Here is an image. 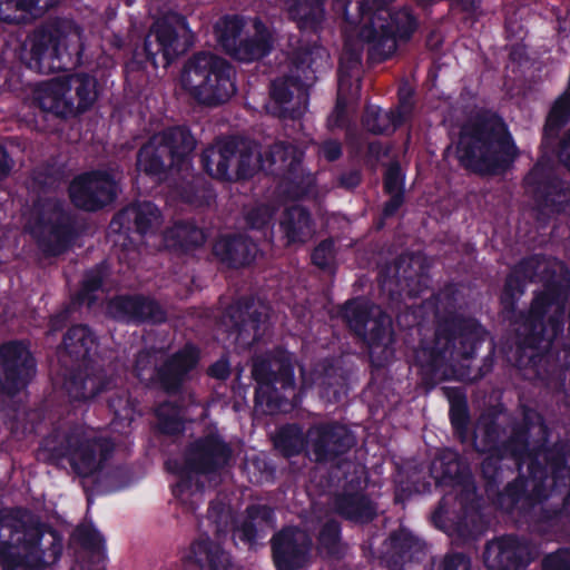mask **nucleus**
<instances>
[{
    "instance_id": "45",
    "label": "nucleus",
    "mask_w": 570,
    "mask_h": 570,
    "mask_svg": "<svg viewBox=\"0 0 570 570\" xmlns=\"http://www.w3.org/2000/svg\"><path fill=\"white\" fill-rule=\"evenodd\" d=\"M191 471L184 466L179 468L178 481L171 485V494L180 502L187 512H195L198 508L197 503L191 499L195 492H199V497L203 494L204 485L200 482L194 480Z\"/></svg>"
},
{
    "instance_id": "46",
    "label": "nucleus",
    "mask_w": 570,
    "mask_h": 570,
    "mask_svg": "<svg viewBox=\"0 0 570 570\" xmlns=\"http://www.w3.org/2000/svg\"><path fill=\"white\" fill-rule=\"evenodd\" d=\"M107 405L114 414V420L130 425L135 414L139 413V402L126 389L115 390L107 400Z\"/></svg>"
},
{
    "instance_id": "43",
    "label": "nucleus",
    "mask_w": 570,
    "mask_h": 570,
    "mask_svg": "<svg viewBox=\"0 0 570 570\" xmlns=\"http://www.w3.org/2000/svg\"><path fill=\"white\" fill-rule=\"evenodd\" d=\"M532 488L533 481L530 474L528 476L519 474L498 493V507L507 512H513L520 502H524L529 507L543 502L544 500L532 499Z\"/></svg>"
},
{
    "instance_id": "6",
    "label": "nucleus",
    "mask_w": 570,
    "mask_h": 570,
    "mask_svg": "<svg viewBox=\"0 0 570 570\" xmlns=\"http://www.w3.org/2000/svg\"><path fill=\"white\" fill-rule=\"evenodd\" d=\"M114 451L115 444L110 439L89 436L79 426H71L53 429L41 440L37 456L55 466H63L67 462L75 474L90 478L105 468Z\"/></svg>"
},
{
    "instance_id": "58",
    "label": "nucleus",
    "mask_w": 570,
    "mask_h": 570,
    "mask_svg": "<svg viewBox=\"0 0 570 570\" xmlns=\"http://www.w3.org/2000/svg\"><path fill=\"white\" fill-rule=\"evenodd\" d=\"M500 429L494 422L487 423L483 429L482 441L479 445L476 442V433L472 432L470 441H472L474 450L479 453H501Z\"/></svg>"
},
{
    "instance_id": "33",
    "label": "nucleus",
    "mask_w": 570,
    "mask_h": 570,
    "mask_svg": "<svg viewBox=\"0 0 570 570\" xmlns=\"http://www.w3.org/2000/svg\"><path fill=\"white\" fill-rule=\"evenodd\" d=\"M257 244L243 234L220 236L213 245L214 256L229 268L249 266L256 258Z\"/></svg>"
},
{
    "instance_id": "31",
    "label": "nucleus",
    "mask_w": 570,
    "mask_h": 570,
    "mask_svg": "<svg viewBox=\"0 0 570 570\" xmlns=\"http://www.w3.org/2000/svg\"><path fill=\"white\" fill-rule=\"evenodd\" d=\"M61 29L56 24H42L36 28L26 40L30 58L28 67L39 73L57 72L55 62L59 52Z\"/></svg>"
},
{
    "instance_id": "41",
    "label": "nucleus",
    "mask_w": 570,
    "mask_h": 570,
    "mask_svg": "<svg viewBox=\"0 0 570 570\" xmlns=\"http://www.w3.org/2000/svg\"><path fill=\"white\" fill-rule=\"evenodd\" d=\"M449 399V420L455 439L465 444L470 441L471 415L465 393L461 387H444Z\"/></svg>"
},
{
    "instance_id": "13",
    "label": "nucleus",
    "mask_w": 570,
    "mask_h": 570,
    "mask_svg": "<svg viewBox=\"0 0 570 570\" xmlns=\"http://www.w3.org/2000/svg\"><path fill=\"white\" fill-rule=\"evenodd\" d=\"M28 232L45 257L63 255L80 235L77 215L58 198L35 203Z\"/></svg>"
},
{
    "instance_id": "47",
    "label": "nucleus",
    "mask_w": 570,
    "mask_h": 570,
    "mask_svg": "<svg viewBox=\"0 0 570 570\" xmlns=\"http://www.w3.org/2000/svg\"><path fill=\"white\" fill-rule=\"evenodd\" d=\"M157 425L160 433L178 435L184 432L185 425L181 419V406L171 401L161 402L155 410Z\"/></svg>"
},
{
    "instance_id": "28",
    "label": "nucleus",
    "mask_w": 570,
    "mask_h": 570,
    "mask_svg": "<svg viewBox=\"0 0 570 570\" xmlns=\"http://www.w3.org/2000/svg\"><path fill=\"white\" fill-rule=\"evenodd\" d=\"M114 318L127 324L159 325L167 321V312L160 303L144 294H119L108 303Z\"/></svg>"
},
{
    "instance_id": "51",
    "label": "nucleus",
    "mask_w": 570,
    "mask_h": 570,
    "mask_svg": "<svg viewBox=\"0 0 570 570\" xmlns=\"http://www.w3.org/2000/svg\"><path fill=\"white\" fill-rule=\"evenodd\" d=\"M177 191L183 203L197 208L209 205L215 197L213 189L196 176H193L191 180L184 181Z\"/></svg>"
},
{
    "instance_id": "44",
    "label": "nucleus",
    "mask_w": 570,
    "mask_h": 570,
    "mask_svg": "<svg viewBox=\"0 0 570 570\" xmlns=\"http://www.w3.org/2000/svg\"><path fill=\"white\" fill-rule=\"evenodd\" d=\"M273 444L284 458L297 456L309 451L308 430L304 433L298 423H286L276 431Z\"/></svg>"
},
{
    "instance_id": "40",
    "label": "nucleus",
    "mask_w": 570,
    "mask_h": 570,
    "mask_svg": "<svg viewBox=\"0 0 570 570\" xmlns=\"http://www.w3.org/2000/svg\"><path fill=\"white\" fill-rule=\"evenodd\" d=\"M313 225L309 210L299 205L287 207L279 223L287 245L305 243L312 236Z\"/></svg>"
},
{
    "instance_id": "16",
    "label": "nucleus",
    "mask_w": 570,
    "mask_h": 570,
    "mask_svg": "<svg viewBox=\"0 0 570 570\" xmlns=\"http://www.w3.org/2000/svg\"><path fill=\"white\" fill-rule=\"evenodd\" d=\"M6 523H12L14 527V531L8 529L10 538L7 541L13 542L17 550L24 552L23 559L47 566L60 560L63 546L62 535L58 530L35 517L23 520L12 514V519Z\"/></svg>"
},
{
    "instance_id": "12",
    "label": "nucleus",
    "mask_w": 570,
    "mask_h": 570,
    "mask_svg": "<svg viewBox=\"0 0 570 570\" xmlns=\"http://www.w3.org/2000/svg\"><path fill=\"white\" fill-rule=\"evenodd\" d=\"M193 39L187 18L170 12L153 23L141 48L134 50L126 67L132 71L145 70L148 65L154 69L160 65L167 68L191 46Z\"/></svg>"
},
{
    "instance_id": "34",
    "label": "nucleus",
    "mask_w": 570,
    "mask_h": 570,
    "mask_svg": "<svg viewBox=\"0 0 570 570\" xmlns=\"http://www.w3.org/2000/svg\"><path fill=\"white\" fill-rule=\"evenodd\" d=\"M394 281L396 291L391 289V296L419 297L429 287V275L425 266L419 258L401 255L395 261Z\"/></svg>"
},
{
    "instance_id": "60",
    "label": "nucleus",
    "mask_w": 570,
    "mask_h": 570,
    "mask_svg": "<svg viewBox=\"0 0 570 570\" xmlns=\"http://www.w3.org/2000/svg\"><path fill=\"white\" fill-rule=\"evenodd\" d=\"M383 190L385 194H405V174L399 161H392L383 175Z\"/></svg>"
},
{
    "instance_id": "22",
    "label": "nucleus",
    "mask_w": 570,
    "mask_h": 570,
    "mask_svg": "<svg viewBox=\"0 0 570 570\" xmlns=\"http://www.w3.org/2000/svg\"><path fill=\"white\" fill-rule=\"evenodd\" d=\"M276 570H305L312 563L313 539L298 525H284L269 540Z\"/></svg>"
},
{
    "instance_id": "15",
    "label": "nucleus",
    "mask_w": 570,
    "mask_h": 570,
    "mask_svg": "<svg viewBox=\"0 0 570 570\" xmlns=\"http://www.w3.org/2000/svg\"><path fill=\"white\" fill-rule=\"evenodd\" d=\"M97 98L96 78L80 72L65 82L45 83L37 100L41 110L68 119L90 110Z\"/></svg>"
},
{
    "instance_id": "52",
    "label": "nucleus",
    "mask_w": 570,
    "mask_h": 570,
    "mask_svg": "<svg viewBox=\"0 0 570 570\" xmlns=\"http://www.w3.org/2000/svg\"><path fill=\"white\" fill-rule=\"evenodd\" d=\"M402 124L403 114L401 111L387 114L381 108L374 106L366 107L363 116L364 127L375 135L385 134L390 129L391 125L396 128Z\"/></svg>"
},
{
    "instance_id": "56",
    "label": "nucleus",
    "mask_w": 570,
    "mask_h": 570,
    "mask_svg": "<svg viewBox=\"0 0 570 570\" xmlns=\"http://www.w3.org/2000/svg\"><path fill=\"white\" fill-rule=\"evenodd\" d=\"M157 367L158 365H156L155 357L150 352L142 350L137 353L134 363V375L148 389H154Z\"/></svg>"
},
{
    "instance_id": "21",
    "label": "nucleus",
    "mask_w": 570,
    "mask_h": 570,
    "mask_svg": "<svg viewBox=\"0 0 570 570\" xmlns=\"http://www.w3.org/2000/svg\"><path fill=\"white\" fill-rule=\"evenodd\" d=\"M37 364L27 343L12 340L0 344V393L18 395L32 381Z\"/></svg>"
},
{
    "instance_id": "3",
    "label": "nucleus",
    "mask_w": 570,
    "mask_h": 570,
    "mask_svg": "<svg viewBox=\"0 0 570 570\" xmlns=\"http://www.w3.org/2000/svg\"><path fill=\"white\" fill-rule=\"evenodd\" d=\"M438 487L459 489L460 512L455 520L446 517L440 504L432 513L433 525L445 532L456 546L471 544L487 531V522L481 511L476 485L470 462L458 451L443 449L430 469Z\"/></svg>"
},
{
    "instance_id": "1",
    "label": "nucleus",
    "mask_w": 570,
    "mask_h": 570,
    "mask_svg": "<svg viewBox=\"0 0 570 570\" xmlns=\"http://www.w3.org/2000/svg\"><path fill=\"white\" fill-rule=\"evenodd\" d=\"M570 278L553 274L535 291L528 311L519 315L518 341L513 365L539 374L554 340L563 334Z\"/></svg>"
},
{
    "instance_id": "49",
    "label": "nucleus",
    "mask_w": 570,
    "mask_h": 570,
    "mask_svg": "<svg viewBox=\"0 0 570 570\" xmlns=\"http://www.w3.org/2000/svg\"><path fill=\"white\" fill-rule=\"evenodd\" d=\"M82 53L83 45L80 41V37L69 38L61 31V36H59V52H57L55 62L57 72L78 66L81 62Z\"/></svg>"
},
{
    "instance_id": "38",
    "label": "nucleus",
    "mask_w": 570,
    "mask_h": 570,
    "mask_svg": "<svg viewBox=\"0 0 570 570\" xmlns=\"http://www.w3.org/2000/svg\"><path fill=\"white\" fill-rule=\"evenodd\" d=\"M163 240L169 250L187 254L203 246L206 236L195 222L179 219L166 228Z\"/></svg>"
},
{
    "instance_id": "4",
    "label": "nucleus",
    "mask_w": 570,
    "mask_h": 570,
    "mask_svg": "<svg viewBox=\"0 0 570 570\" xmlns=\"http://www.w3.org/2000/svg\"><path fill=\"white\" fill-rule=\"evenodd\" d=\"M455 154L462 168L483 177L505 175L520 150L503 118L481 110L460 127Z\"/></svg>"
},
{
    "instance_id": "23",
    "label": "nucleus",
    "mask_w": 570,
    "mask_h": 570,
    "mask_svg": "<svg viewBox=\"0 0 570 570\" xmlns=\"http://www.w3.org/2000/svg\"><path fill=\"white\" fill-rule=\"evenodd\" d=\"M308 440L309 452L318 464L340 460L357 443L354 432L347 425L335 420L311 424Z\"/></svg>"
},
{
    "instance_id": "39",
    "label": "nucleus",
    "mask_w": 570,
    "mask_h": 570,
    "mask_svg": "<svg viewBox=\"0 0 570 570\" xmlns=\"http://www.w3.org/2000/svg\"><path fill=\"white\" fill-rule=\"evenodd\" d=\"M291 20L302 32L318 33L325 21L324 0H286Z\"/></svg>"
},
{
    "instance_id": "54",
    "label": "nucleus",
    "mask_w": 570,
    "mask_h": 570,
    "mask_svg": "<svg viewBox=\"0 0 570 570\" xmlns=\"http://www.w3.org/2000/svg\"><path fill=\"white\" fill-rule=\"evenodd\" d=\"M528 283L510 272L504 281L500 295V304L503 311L513 313L517 309L519 298L524 294Z\"/></svg>"
},
{
    "instance_id": "27",
    "label": "nucleus",
    "mask_w": 570,
    "mask_h": 570,
    "mask_svg": "<svg viewBox=\"0 0 570 570\" xmlns=\"http://www.w3.org/2000/svg\"><path fill=\"white\" fill-rule=\"evenodd\" d=\"M232 455L230 445L219 434L208 433L186 448V469L196 474L215 473L229 462Z\"/></svg>"
},
{
    "instance_id": "14",
    "label": "nucleus",
    "mask_w": 570,
    "mask_h": 570,
    "mask_svg": "<svg viewBox=\"0 0 570 570\" xmlns=\"http://www.w3.org/2000/svg\"><path fill=\"white\" fill-rule=\"evenodd\" d=\"M328 59L326 48L320 45L299 48L294 53L289 73L271 82L269 95L279 109L281 118L295 120L299 117L298 109H288L284 105L292 101L295 92L298 96L307 95L308 88L317 79L316 73L328 67Z\"/></svg>"
},
{
    "instance_id": "32",
    "label": "nucleus",
    "mask_w": 570,
    "mask_h": 570,
    "mask_svg": "<svg viewBox=\"0 0 570 570\" xmlns=\"http://www.w3.org/2000/svg\"><path fill=\"white\" fill-rule=\"evenodd\" d=\"M382 561L390 570H403L407 562H421L425 558V543L409 529L393 530L384 542Z\"/></svg>"
},
{
    "instance_id": "11",
    "label": "nucleus",
    "mask_w": 570,
    "mask_h": 570,
    "mask_svg": "<svg viewBox=\"0 0 570 570\" xmlns=\"http://www.w3.org/2000/svg\"><path fill=\"white\" fill-rule=\"evenodd\" d=\"M234 76V67L225 58L200 51L184 65L180 85L198 104L216 107L236 92Z\"/></svg>"
},
{
    "instance_id": "7",
    "label": "nucleus",
    "mask_w": 570,
    "mask_h": 570,
    "mask_svg": "<svg viewBox=\"0 0 570 570\" xmlns=\"http://www.w3.org/2000/svg\"><path fill=\"white\" fill-rule=\"evenodd\" d=\"M97 348L98 337L88 325H72L62 337L61 362L66 363L67 356L72 363L65 375L63 386L75 402L87 403L111 387L112 379L104 368L94 365Z\"/></svg>"
},
{
    "instance_id": "29",
    "label": "nucleus",
    "mask_w": 570,
    "mask_h": 570,
    "mask_svg": "<svg viewBox=\"0 0 570 570\" xmlns=\"http://www.w3.org/2000/svg\"><path fill=\"white\" fill-rule=\"evenodd\" d=\"M230 335L243 350H250L261 342L267 330L268 315L256 307L252 298L240 299L230 313Z\"/></svg>"
},
{
    "instance_id": "59",
    "label": "nucleus",
    "mask_w": 570,
    "mask_h": 570,
    "mask_svg": "<svg viewBox=\"0 0 570 570\" xmlns=\"http://www.w3.org/2000/svg\"><path fill=\"white\" fill-rule=\"evenodd\" d=\"M273 218V210L268 205L261 204L249 208L245 214V223L249 229L265 234Z\"/></svg>"
},
{
    "instance_id": "18",
    "label": "nucleus",
    "mask_w": 570,
    "mask_h": 570,
    "mask_svg": "<svg viewBox=\"0 0 570 570\" xmlns=\"http://www.w3.org/2000/svg\"><path fill=\"white\" fill-rule=\"evenodd\" d=\"M302 161L303 153L288 141H275L258 153L262 170L286 181L296 197L306 196L313 186L312 176L303 173Z\"/></svg>"
},
{
    "instance_id": "61",
    "label": "nucleus",
    "mask_w": 570,
    "mask_h": 570,
    "mask_svg": "<svg viewBox=\"0 0 570 570\" xmlns=\"http://www.w3.org/2000/svg\"><path fill=\"white\" fill-rule=\"evenodd\" d=\"M110 268L106 261L96 264L92 268L86 271L81 285L90 291L92 294L98 292L104 284V281L109 275Z\"/></svg>"
},
{
    "instance_id": "19",
    "label": "nucleus",
    "mask_w": 570,
    "mask_h": 570,
    "mask_svg": "<svg viewBox=\"0 0 570 570\" xmlns=\"http://www.w3.org/2000/svg\"><path fill=\"white\" fill-rule=\"evenodd\" d=\"M119 185L110 169H91L77 175L70 183L71 204L83 212L97 213L115 203Z\"/></svg>"
},
{
    "instance_id": "9",
    "label": "nucleus",
    "mask_w": 570,
    "mask_h": 570,
    "mask_svg": "<svg viewBox=\"0 0 570 570\" xmlns=\"http://www.w3.org/2000/svg\"><path fill=\"white\" fill-rule=\"evenodd\" d=\"M252 376L256 382L255 405L265 407L267 414L288 413L298 405L295 367L287 351L275 348L265 357L256 358Z\"/></svg>"
},
{
    "instance_id": "25",
    "label": "nucleus",
    "mask_w": 570,
    "mask_h": 570,
    "mask_svg": "<svg viewBox=\"0 0 570 570\" xmlns=\"http://www.w3.org/2000/svg\"><path fill=\"white\" fill-rule=\"evenodd\" d=\"M482 558L488 570H525L538 558V549L525 537L504 534L487 542Z\"/></svg>"
},
{
    "instance_id": "24",
    "label": "nucleus",
    "mask_w": 570,
    "mask_h": 570,
    "mask_svg": "<svg viewBox=\"0 0 570 570\" xmlns=\"http://www.w3.org/2000/svg\"><path fill=\"white\" fill-rule=\"evenodd\" d=\"M524 184L540 210L561 214L570 206V185L541 160H538L525 175Z\"/></svg>"
},
{
    "instance_id": "30",
    "label": "nucleus",
    "mask_w": 570,
    "mask_h": 570,
    "mask_svg": "<svg viewBox=\"0 0 570 570\" xmlns=\"http://www.w3.org/2000/svg\"><path fill=\"white\" fill-rule=\"evenodd\" d=\"M163 223L160 209L149 200L136 202L117 212L110 227L118 233L146 236L154 234Z\"/></svg>"
},
{
    "instance_id": "50",
    "label": "nucleus",
    "mask_w": 570,
    "mask_h": 570,
    "mask_svg": "<svg viewBox=\"0 0 570 570\" xmlns=\"http://www.w3.org/2000/svg\"><path fill=\"white\" fill-rule=\"evenodd\" d=\"M317 542L328 558L341 559L344 554L341 523L335 519L327 520L320 529Z\"/></svg>"
},
{
    "instance_id": "64",
    "label": "nucleus",
    "mask_w": 570,
    "mask_h": 570,
    "mask_svg": "<svg viewBox=\"0 0 570 570\" xmlns=\"http://www.w3.org/2000/svg\"><path fill=\"white\" fill-rule=\"evenodd\" d=\"M542 570H570V548H559L542 560Z\"/></svg>"
},
{
    "instance_id": "37",
    "label": "nucleus",
    "mask_w": 570,
    "mask_h": 570,
    "mask_svg": "<svg viewBox=\"0 0 570 570\" xmlns=\"http://www.w3.org/2000/svg\"><path fill=\"white\" fill-rule=\"evenodd\" d=\"M334 507L340 517L357 525L368 524L377 517V504L361 491L337 494Z\"/></svg>"
},
{
    "instance_id": "10",
    "label": "nucleus",
    "mask_w": 570,
    "mask_h": 570,
    "mask_svg": "<svg viewBox=\"0 0 570 570\" xmlns=\"http://www.w3.org/2000/svg\"><path fill=\"white\" fill-rule=\"evenodd\" d=\"M340 316L365 346L372 367L381 370L392 362L393 331L385 312L364 297H353L341 306Z\"/></svg>"
},
{
    "instance_id": "5",
    "label": "nucleus",
    "mask_w": 570,
    "mask_h": 570,
    "mask_svg": "<svg viewBox=\"0 0 570 570\" xmlns=\"http://www.w3.org/2000/svg\"><path fill=\"white\" fill-rule=\"evenodd\" d=\"M416 28V18L409 9H382L373 12L358 30L357 38L362 45L358 47L350 40L344 42L338 68L340 80L362 66L363 45H367L371 62H384L395 52L397 40H410Z\"/></svg>"
},
{
    "instance_id": "63",
    "label": "nucleus",
    "mask_w": 570,
    "mask_h": 570,
    "mask_svg": "<svg viewBox=\"0 0 570 570\" xmlns=\"http://www.w3.org/2000/svg\"><path fill=\"white\" fill-rule=\"evenodd\" d=\"M245 514L256 522L262 530L265 527L273 528L275 525V510L267 504H249L245 510Z\"/></svg>"
},
{
    "instance_id": "2",
    "label": "nucleus",
    "mask_w": 570,
    "mask_h": 570,
    "mask_svg": "<svg viewBox=\"0 0 570 570\" xmlns=\"http://www.w3.org/2000/svg\"><path fill=\"white\" fill-rule=\"evenodd\" d=\"M487 335L488 331L474 317L456 312L440 317L433 338H421L414 350L422 386L430 392L450 380V361L473 358Z\"/></svg>"
},
{
    "instance_id": "36",
    "label": "nucleus",
    "mask_w": 570,
    "mask_h": 570,
    "mask_svg": "<svg viewBox=\"0 0 570 570\" xmlns=\"http://www.w3.org/2000/svg\"><path fill=\"white\" fill-rule=\"evenodd\" d=\"M188 562L196 570H232L233 560L223 546L208 535L190 543Z\"/></svg>"
},
{
    "instance_id": "8",
    "label": "nucleus",
    "mask_w": 570,
    "mask_h": 570,
    "mask_svg": "<svg viewBox=\"0 0 570 570\" xmlns=\"http://www.w3.org/2000/svg\"><path fill=\"white\" fill-rule=\"evenodd\" d=\"M197 140L186 126H171L149 138L137 151L136 168L153 180L193 168Z\"/></svg>"
},
{
    "instance_id": "17",
    "label": "nucleus",
    "mask_w": 570,
    "mask_h": 570,
    "mask_svg": "<svg viewBox=\"0 0 570 570\" xmlns=\"http://www.w3.org/2000/svg\"><path fill=\"white\" fill-rule=\"evenodd\" d=\"M200 164L208 176L223 181L249 179L262 169L258 153L249 146H240L234 137L222 141L217 148H206L200 155Z\"/></svg>"
},
{
    "instance_id": "42",
    "label": "nucleus",
    "mask_w": 570,
    "mask_h": 570,
    "mask_svg": "<svg viewBox=\"0 0 570 570\" xmlns=\"http://www.w3.org/2000/svg\"><path fill=\"white\" fill-rule=\"evenodd\" d=\"M254 36L244 38L230 53L235 59L243 62H252L268 56L273 49L272 37L265 24L257 20Z\"/></svg>"
},
{
    "instance_id": "20",
    "label": "nucleus",
    "mask_w": 570,
    "mask_h": 570,
    "mask_svg": "<svg viewBox=\"0 0 570 570\" xmlns=\"http://www.w3.org/2000/svg\"><path fill=\"white\" fill-rule=\"evenodd\" d=\"M521 413V421L511 425L510 435L501 442V453L504 458L512 459L519 470L532 459L533 445L531 446L530 444L531 435L534 434L533 444L548 441L551 435L544 416L535 409L522 405Z\"/></svg>"
},
{
    "instance_id": "55",
    "label": "nucleus",
    "mask_w": 570,
    "mask_h": 570,
    "mask_svg": "<svg viewBox=\"0 0 570 570\" xmlns=\"http://www.w3.org/2000/svg\"><path fill=\"white\" fill-rule=\"evenodd\" d=\"M570 505V489H568L567 495L563 498L561 504H544L541 507L538 514V521L548 528L559 527L564 520L570 518L569 513Z\"/></svg>"
},
{
    "instance_id": "48",
    "label": "nucleus",
    "mask_w": 570,
    "mask_h": 570,
    "mask_svg": "<svg viewBox=\"0 0 570 570\" xmlns=\"http://www.w3.org/2000/svg\"><path fill=\"white\" fill-rule=\"evenodd\" d=\"M245 22L243 17L233 14V16H224L219 22L216 23L215 29L217 33V39L220 46L228 52L229 55L234 51V49L239 43L240 35L244 30Z\"/></svg>"
},
{
    "instance_id": "35",
    "label": "nucleus",
    "mask_w": 570,
    "mask_h": 570,
    "mask_svg": "<svg viewBox=\"0 0 570 570\" xmlns=\"http://www.w3.org/2000/svg\"><path fill=\"white\" fill-rule=\"evenodd\" d=\"M71 538L81 549L80 570H106L108 560L106 540L95 525H78Z\"/></svg>"
},
{
    "instance_id": "57",
    "label": "nucleus",
    "mask_w": 570,
    "mask_h": 570,
    "mask_svg": "<svg viewBox=\"0 0 570 570\" xmlns=\"http://www.w3.org/2000/svg\"><path fill=\"white\" fill-rule=\"evenodd\" d=\"M487 456L482 460L480 472L482 479L485 481L487 490L498 488L501 481L502 466L501 461L504 458L502 453H485Z\"/></svg>"
},
{
    "instance_id": "62",
    "label": "nucleus",
    "mask_w": 570,
    "mask_h": 570,
    "mask_svg": "<svg viewBox=\"0 0 570 570\" xmlns=\"http://www.w3.org/2000/svg\"><path fill=\"white\" fill-rule=\"evenodd\" d=\"M335 256V243L332 238L321 240L312 252V263L320 269H327Z\"/></svg>"
},
{
    "instance_id": "26",
    "label": "nucleus",
    "mask_w": 570,
    "mask_h": 570,
    "mask_svg": "<svg viewBox=\"0 0 570 570\" xmlns=\"http://www.w3.org/2000/svg\"><path fill=\"white\" fill-rule=\"evenodd\" d=\"M199 361V347L187 342L158 365L154 390L161 391L169 396L181 394Z\"/></svg>"
},
{
    "instance_id": "53",
    "label": "nucleus",
    "mask_w": 570,
    "mask_h": 570,
    "mask_svg": "<svg viewBox=\"0 0 570 570\" xmlns=\"http://www.w3.org/2000/svg\"><path fill=\"white\" fill-rule=\"evenodd\" d=\"M40 0H0V20L19 24L38 8Z\"/></svg>"
}]
</instances>
